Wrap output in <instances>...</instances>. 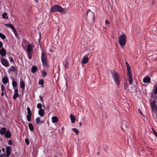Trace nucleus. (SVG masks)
<instances>
[{"label":"nucleus","instance_id":"obj_1","mask_svg":"<svg viewBox=\"0 0 157 157\" xmlns=\"http://www.w3.org/2000/svg\"><path fill=\"white\" fill-rule=\"evenodd\" d=\"M111 73L114 82H116L117 86H119L121 81V78L120 75L117 72L114 71H111Z\"/></svg>","mask_w":157,"mask_h":157},{"label":"nucleus","instance_id":"obj_2","mask_svg":"<svg viewBox=\"0 0 157 157\" xmlns=\"http://www.w3.org/2000/svg\"><path fill=\"white\" fill-rule=\"evenodd\" d=\"M64 11V9L61 6L58 5H55L52 6L51 10V12H59L62 13Z\"/></svg>","mask_w":157,"mask_h":157},{"label":"nucleus","instance_id":"obj_3","mask_svg":"<svg viewBox=\"0 0 157 157\" xmlns=\"http://www.w3.org/2000/svg\"><path fill=\"white\" fill-rule=\"evenodd\" d=\"M126 43V36L125 34H123L119 37V43L120 46H124L125 45Z\"/></svg>","mask_w":157,"mask_h":157},{"label":"nucleus","instance_id":"obj_4","mask_svg":"<svg viewBox=\"0 0 157 157\" xmlns=\"http://www.w3.org/2000/svg\"><path fill=\"white\" fill-rule=\"evenodd\" d=\"M47 57L45 54L42 52L41 53V61L42 62L43 66H46L47 67H49V66L48 64Z\"/></svg>","mask_w":157,"mask_h":157},{"label":"nucleus","instance_id":"obj_5","mask_svg":"<svg viewBox=\"0 0 157 157\" xmlns=\"http://www.w3.org/2000/svg\"><path fill=\"white\" fill-rule=\"evenodd\" d=\"M86 16L87 17L92 19L94 20L95 18L94 13V12H92L90 10H88Z\"/></svg>","mask_w":157,"mask_h":157},{"label":"nucleus","instance_id":"obj_6","mask_svg":"<svg viewBox=\"0 0 157 157\" xmlns=\"http://www.w3.org/2000/svg\"><path fill=\"white\" fill-rule=\"evenodd\" d=\"M1 63L2 65L6 67H8L9 66V63L8 61L5 58H2L1 59Z\"/></svg>","mask_w":157,"mask_h":157},{"label":"nucleus","instance_id":"obj_7","mask_svg":"<svg viewBox=\"0 0 157 157\" xmlns=\"http://www.w3.org/2000/svg\"><path fill=\"white\" fill-rule=\"evenodd\" d=\"M89 59L88 55L84 56L82 59V63L84 64L86 63L88 61Z\"/></svg>","mask_w":157,"mask_h":157},{"label":"nucleus","instance_id":"obj_8","mask_svg":"<svg viewBox=\"0 0 157 157\" xmlns=\"http://www.w3.org/2000/svg\"><path fill=\"white\" fill-rule=\"evenodd\" d=\"M6 156L7 157H9L10 155L11 151L10 146H7L6 147Z\"/></svg>","mask_w":157,"mask_h":157},{"label":"nucleus","instance_id":"obj_9","mask_svg":"<svg viewBox=\"0 0 157 157\" xmlns=\"http://www.w3.org/2000/svg\"><path fill=\"white\" fill-rule=\"evenodd\" d=\"M19 96L18 94V89H15L14 90V93L13 96V98L14 100H16L17 97Z\"/></svg>","mask_w":157,"mask_h":157},{"label":"nucleus","instance_id":"obj_10","mask_svg":"<svg viewBox=\"0 0 157 157\" xmlns=\"http://www.w3.org/2000/svg\"><path fill=\"white\" fill-rule=\"evenodd\" d=\"M143 82L144 83H150L151 82V78L148 76L144 77L143 79Z\"/></svg>","mask_w":157,"mask_h":157},{"label":"nucleus","instance_id":"obj_11","mask_svg":"<svg viewBox=\"0 0 157 157\" xmlns=\"http://www.w3.org/2000/svg\"><path fill=\"white\" fill-rule=\"evenodd\" d=\"M6 50L4 48H2L0 50V54L2 56H6Z\"/></svg>","mask_w":157,"mask_h":157},{"label":"nucleus","instance_id":"obj_12","mask_svg":"<svg viewBox=\"0 0 157 157\" xmlns=\"http://www.w3.org/2000/svg\"><path fill=\"white\" fill-rule=\"evenodd\" d=\"M126 122L125 121H123L122 122V124L121 126V128L122 129L124 130L126 129L127 128V125L126 124Z\"/></svg>","mask_w":157,"mask_h":157},{"label":"nucleus","instance_id":"obj_13","mask_svg":"<svg viewBox=\"0 0 157 157\" xmlns=\"http://www.w3.org/2000/svg\"><path fill=\"white\" fill-rule=\"evenodd\" d=\"M39 114L41 117H43L44 114V111L43 109H40L38 111Z\"/></svg>","mask_w":157,"mask_h":157},{"label":"nucleus","instance_id":"obj_14","mask_svg":"<svg viewBox=\"0 0 157 157\" xmlns=\"http://www.w3.org/2000/svg\"><path fill=\"white\" fill-rule=\"evenodd\" d=\"M27 51L28 52H31L33 51V48L32 45L29 44L27 47Z\"/></svg>","mask_w":157,"mask_h":157},{"label":"nucleus","instance_id":"obj_15","mask_svg":"<svg viewBox=\"0 0 157 157\" xmlns=\"http://www.w3.org/2000/svg\"><path fill=\"white\" fill-rule=\"evenodd\" d=\"M11 133L8 130L5 133V136L6 137L9 138H10L11 136Z\"/></svg>","mask_w":157,"mask_h":157},{"label":"nucleus","instance_id":"obj_16","mask_svg":"<svg viewBox=\"0 0 157 157\" xmlns=\"http://www.w3.org/2000/svg\"><path fill=\"white\" fill-rule=\"evenodd\" d=\"M128 82L129 84L131 85H132V83L133 82V79L132 78V74H130L128 75Z\"/></svg>","mask_w":157,"mask_h":157},{"label":"nucleus","instance_id":"obj_17","mask_svg":"<svg viewBox=\"0 0 157 157\" xmlns=\"http://www.w3.org/2000/svg\"><path fill=\"white\" fill-rule=\"evenodd\" d=\"M2 81L4 84L7 83L8 81V78L6 76H4V77L2 78Z\"/></svg>","mask_w":157,"mask_h":157},{"label":"nucleus","instance_id":"obj_18","mask_svg":"<svg viewBox=\"0 0 157 157\" xmlns=\"http://www.w3.org/2000/svg\"><path fill=\"white\" fill-rule=\"evenodd\" d=\"M58 120V118L56 116H53L52 117V121L53 123H57Z\"/></svg>","mask_w":157,"mask_h":157},{"label":"nucleus","instance_id":"obj_19","mask_svg":"<svg viewBox=\"0 0 157 157\" xmlns=\"http://www.w3.org/2000/svg\"><path fill=\"white\" fill-rule=\"evenodd\" d=\"M6 132V128H2L0 130V133L2 135H3Z\"/></svg>","mask_w":157,"mask_h":157},{"label":"nucleus","instance_id":"obj_20","mask_svg":"<svg viewBox=\"0 0 157 157\" xmlns=\"http://www.w3.org/2000/svg\"><path fill=\"white\" fill-rule=\"evenodd\" d=\"M70 118L71 121V122L72 123H74L75 122V117L73 115H70Z\"/></svg>","mask_w":157,"mask_h":157},{"label":"nucleus","instance_id":"obj_21","mask_svg":"<svg viewBox=\"0 0 157 157\" xmlns=\"http://www.w3.org/2000/svg\"><path fill=\"white\" fill-rule=\"evenodd\" d=\"M5 25L8 27H9L12 29L13 30V29H15L14 27L13 26V25L10 24H5Z\"/></svg>","mask_w":157,"mask_h":157},{"label":"nucleus","instance_id":"obj_22","mask_svg":"<svg viewBox=\"0 0 157 157\" xmlns=\"http://www.w3.org/2000/svg\"><path fill=\"white\" fill-rule=\"evenodd\" d=\"M37 69V67L36 66H33L31 68V71L33 73H35Z\"/></svg>","mask_w":157,"mask_h":157},{"label":"nucleus","instance_id":"obj_23","mask_svg":"<svg viewBox=\"0 0 157 157\" xmlns=\"http://www.w3.org/2000/svg\"><path fill=\"white\" fill-rule=\"evenodd\" d=\"M29 127L30 131H33L34 130V126L31 123H29Z\"/></svg>","mask_w":157,"mask_h":157},{"label":"nucleus","instance_id":"obj_24","mask_svg":"<svg viewBox=\"0 0 157 157\" xmlns=\"http://www.w3.org/2000/svg\"><path fill=\"white\" fill-rule=\"evenodd\" d=\"M127 75L132 74L131 68L130 66L127 67Z\"/></svg>","mask_w":157,"mask_h":157},{"label":"nucleus","instance_id":"obj_25","mask_svg":"<svg viewBox=\"0 0 157 157\" xmlns=\"http://www.w3.org/2000/svg\"><path fill=\"white\" fill-rule=\"evenodd\" d=\"M20 87L22 89H24L25 88V85L23 81H21L20 83Z\"/></svg>","mask_w":157,"mask_h":157},{"label":"nucleus","instance_id":"obj_26","mask_svg":"<svg viewBox=\"0 0 157 157\" xmlns=\"http://www.w3.org/2000/svg\"><path fill=\"white\" fill-rule=\"evenodd\" d=\"M151 106L152 109H154L155 106V101H151Z\"/></svg>","mask_w":157,"mask_h":157},{"label":"nucleus","instance_id":"obj_27","mask_svg":"<svg viewBox=\"0 0 157 157\" xmlns=\"http://www.w3.org/2000/svg\"><path fill=\"white\" fill-rule=\"evenodd\" d=\"M31 116H32V115H29V114H28L26 115V118L29 122L31 120Z\"/></svg>","mask_w":157,"mask_h":157},{"label":"nucleus","instance_id":"obj_28","mask_svg":"<svg viewBox=\"0 0 157 157\" xmlns=\"http://www.w3.org/2000/svg\"><path fill=\"white\" fill-rule=\"evenodd\" d=\"M13 31L15 37L17 38H18L19 36H18V33H17V32L16 31V30L15 29H14Z\"/></svg>","mask_w":157,"mask_h":157},{"label":"nucleus","instance_id":"obj_29","mask_svg":"<svg viewBox=\"0 0 157 157\" xmlns=\"http://www.w3.org/2000/svg\"><path fill=\"white\" fill-rule=\"evenodd\" d=\"M15 71V68L13 66H11L10 68L9 71L10 72H14Z\"/></svg>","mask_w":157,"mask_h":157},{"label":"nucleus","instance_id":"obj_30","mask_svg":"<svg viewBox=\"0 0 157 157\" xmlns=\"http://www.w3.org/2000/svg\"><path fill=\"white\" fill-rule=\"evenodd\" d=\"M7 14L6 13H4L2 14V16L3 18L4 19H8V17L7 16Z\"/></svg>","mask_w":157,"mask_h":157},{"label":"nucleus","instance_id":"obj_31","mask_svg":"<svg viewBox=\"0 0 157 157\" xmlns=\"http://www.w3.org/2000/svg\"><path fill=\"white\" fill-rule=\"evenodd\" d=\"M47 75V73L44 70H43L42 71V75L43 76L45 77Z\"/></svg>","mask_w":157,"mask_h":157},{"label":"nucleus","instance_id":"obj_32","mask_svg":"<svg viewBox=\"0 0 157 157\" xmlns=\"http://www.w3.org/2000/svg\"><path fill=\"white\" fill-rule=\"evenodd\" d=\"M27 109L28 114L32 115V113L30 108L29 107H28L27 108Z\"/></svg>","mask_w":157,"mask_h":157},{"label":"nucleus","instance_id":"obj_33","mask_svg":"<svg viewBox=\"0 0 157 157\" xmlns=\"http://www.w3.org/2000/svg\"><path fill=\"white\" fill-rule=\"evenodd\" d=\"M72 130L77 134H78L79 133V131L76 128H73Z\"/></svg>","mask_w":157,"mask_h":157},{"label":"nucleus","instance_id":"obj_34","mask_svg":"<svg viewBox=\"0 0 157 157\" xmlns=\"http://www.w3.org/2000/svg\"><path fill=\"white\" fill-rule=\"evenodd\" d=\"M0 37L3 39H5L6 38V36L3 33H0Z\"/></svg>","mask_w":157,"mask_h":157},{"label":"nucleus","instance_id":"obj_35","mask_svg":"<svg viewBox=\"0 0 157 157\" xmlns=\"http://www.w3.org/2000/svg\"><path fill=\"white\" fill-rule=\"evenodd\" d=\"M38 84L39 85H42L44 84V81L43 79H41L39 80Z\"/></svg>","mask_w":157,"mask_h":157},{"label":"nucleus","instance_id":"obj_36","mask_svg":"<svg viewBox=\"0 0 157 157\" xmlns=\"http://www.w3.org/2000/svg\"><path fill=\"white\" fill-rule=\"evenodd\" d=\"M12 84L13 87H15L17 86V82L16 81L13 80Z\"/></svg>","mask_w":157,"mask_h":157},{"label":"nucleus","instance_id":"obj_37","mask_svg":"<svg viewBox=\"0 0 157 157\" xmlns=\"http://www.w3.org/2000/svg\"><path fill=\"white\" fill-rule=\"evenodd\" d=\"M35 121L36 124H39L40 121V117H37Z\"/></svg>","mask_w":157,"mask_h":157},{"label":"nucleus","instance_id":"obj_38","mask_svg":"<svg viewBox=\"0 0 157 157\" xmlns=\"http://www.w3.org/2000/svg\"><path fill=\"white\" fill-rule=\"evenodd\" d=\"M42 105L41 103H38L37 105V107L38 109H42Z\"/></svg>","mask_w":157,"mask_h":157},{"label":"nucleus","instance_id":"obj_39","mask_svg":"<svg viewBox=\"0 0 157 157\" xmlns=\"http://www.w3.org/2000/svg\"><path fill=\"white\" fill-rule=\"evenodd\" d=\"M27 55L29 59H30L32 58V55L31 52H28Z\"/></svg>","mask_w":157,"mask_h":157},{"label":"nucleus","instance_id":"obj_40","mask_svg":"<svg viewBox=\"0 0 157 157\" xmlns=\"http://www.w3.org/2000/svg\"><path fill=\"white\" fill-rule=\"evenodd\" d=\"M154 92L155 94H157V84L154 90Z\"/></svg>","mask_w":157,"mask_h":157},{"label":"nucleus","instance_id":"obj_41","mask_svg":"<svg viewBox=\"0 0 157 157\" xmlns=\"http://www.w3.org/2000/svg\"><path fill=\"white\" fill-rule=\"evenodd\" d=\"M25 141L27 145H28L29 144V141L27 139H25Z\"/></svg>","mask_w":157,"mask_h":157},{"label":"nucleus","instance_id":"obj_42","mask_svg":"<svg viewBox=\"0 0 157 157\" xmlns=\"http://www.w3.org/2000/svg\"><path fill=\"white\" fill-rule=\"evenodd\" d=\"M1 90H2V91H4V90H5V87H4V85L3 84H2L1 85Z\"/></svg>","mask_w":157,"mask_h":157},{"label":"nucleus","instance_id":"obj_43","mask_svg":"<svg viewBox=\"0 0 157 157\" xmlns=\"http://www.w3.org/2000/svg\"><path fill=\"white\" fill-rule=\"evenodd\" d=\"M39 98L40 100L42 102H44V100L43 99V98L42 96L41 95H40L39 96Z\"/></svg>","mask_w":157,"mask_h":157},{"label":"nucleus","instance_id":"obj_44","mask_svg":"<svg viewBox=\"0 0 157 157\" xmlns=\"http://www.w3.org/2000/svg\"><path fill=\"white\" fill-rule=\"evenodd\" d=\"M8 144L10 145H12L13 144V141L11 140H9L8 141Z\"/></svg>","mask_w":157,"mask_h":157},{"label":"nucleus","instance_id":"obj_45","mask_svg":"<svg viewBox=\"0 0 157 157\" xmlns=\"http://www.w3.org/2000/svg\"><path fill=\"white\" fill-rule=\"evenodd\" d=\"M10 62L11 63L13 62L14 61V60L13 57H10Z\"/></svg>","mask_w":157,"mask_h":157},{"label":"nucleus","instance_id":"obj_46","mask_svg":"<svg viewBox=\"0 0 157 157\" xmlns=\"http://www.w3.org/2000/svg\"><path fill=\"white\" fill-rule=\"evenodd\" d=\"M0 157H6V154L5 153H4V154H1L0 155Z\"/></svg>","mask_w":157,"mask_h":157},{"label":"nucleus","instance_id":"obj_47","mask_svg":"<svg viewBox=\"0 0 157 157\" xmlns=\"http://www.w3.org/2000/svg\"><path fill=\"white\" fill-rule=\"evenodd\" d=\"M3 44L2 42L0 41V48L2 46Z\"/></svg>","mask_w":157,"mask_h":157},{"label":"nucleus","instance_id":"obj_48","mask_svg":"<svg viewBox=\"0 0 157 157\" xmlns=\"http://www.w3.org/2000/svg\"><path fill=\"white\" fill-rule=\"evenodd\" d=\"M4 91H2V93L1 94V95L2 96H4Z\"/></svg>","mask_w":157,"mask_h":157},{"label":"nucleus","instance_id":"obj_49","mask_svg":"<svg viewBox=\"0 0 157 157\" xmlns=\"http://www.w3.org/2000/svg\"><path fill=\"white\" fill-rule=\"evenodd\" d=\"M125 63H126V65L127 67L130 66L129 63L127 62H125Z\"/></svg>","mask_w":157,"mask_h":157},{"label":"nucleus","instance_id":"obj_50","mask_svg":"<svg viewBox=\"0 0 157 157\" xmlns=\"http://www.w3.org/2000/svg\"><path fill=\"white\" fill-rule=\"evenodd\" d=\"M154 135L157 137V133L156 132H155L154 133Z\"/></svg>","mask_w":157,"mask_h":157},{"label":"nucleus","instance_id":"obj_51","mask_svg":"<svg viewBox=\"0 0 157 157\" xmlns=\"http://www.w3.org/2000/svg\"><path fill=\"white\" fill-rule=\"evenodd\" d=\"M78 124H79V126H81L82 125V123L81 122H79Z\"/></svg>","mask_w":157,"mask_h":157},{"label":"nucleus","instance_id":"obj_52","mask_svg":"<svg viewBox=\"0 0 157 157\" xmlns=\"http://www.w3.org/2000/svg\"><path fill=\"white\" fill-rule=\"evenodd\" d=\"M105 23L106 24H108V21L107 20H106L105 21Z\"/></svg>","mask_w":157,"mask_h":157},{"label":"nucleus","instance_id":"obj_53","mask_svg":"<svg viewBox=\"0 0 157 157\" xmlns=\"http://www.w3.org/2000/svg\"><path fill=\"white\" fill-rule=\"evenodd\" d=\"M49 108H50V106H49V105H48L47 106V109L49 110Z\"/></svg>","mask_w":157,"mask_h":157},{"label":"nucleus","instance_id":"obj_54","mask_svg":"<svg viewBox=\"0 0 157 157\" xmlns=\"http://www.w3.org/2000/svg\"><path fill=\"white\" fill-rule=\"evenodd\" d=\"M35 2H39L38 0H34Z\"/></svg>","mask_w":157,"mask_h":157},{"label":"nucleus","instance_id":"obj_55","mask_svg":"<svg viewBox=\"0 0 157 157\" xmlns=\"http://www.w3.org/2000/svg\"><path fill=\"white\" fill-rule=\"evenodd\" d=\"M2 151H3V152H5V148H2Z\"/></svg>","mask_w":157,"mask_h":157},{"label":"nucleus","instance_id":"obj_56","mask_svg":"<svg viewBox=\"0 0 157 157\" xmlns=\"http://www.w3.org/2000/svg\"><path fill=\"white\" fill-rule=\"evenodd\" d=\"M152 130L154 132V133H155V132H156L153 128H152Z\"/></svg>","mask_w":157,"mask_h":157},{"label":"nucleus","instance_id":"obj_57","mask_svg":"<svg viewBox=\"0 0 157 157\" xmlns=\"http://www.w3.org/2000/svg\"><path fill=\"white\" fill-rule=\"evenodd\" d=\"M43 122H44V121L43 120H42L41 121H40V123L41 124H42V123H43Z\"/></svg>","mask_w":157,"mask_h":157},{"label":"nucleus","instance_id":"obj_58","mask_svg":"<svg viewBox=\"0 0 157 157\" xmlns=\"http://www.w3.org/2000/svg\"><path fill=\"white\" fill-rule=\"evenodd\" d=\"M139 113H140L141 114H142V112L141 111H139Z\"/></svg>","mask_w":157,"mask_h":157},{"label":"nucleus","instance_id":"obj_59","mask_svg":"<svg viewBox=\"0 0 157 157\" xmlns=\"http://www.w3.org/2000/svg\"><path fill=\"white\" fill-rule=\"evenodd\" d=\"M43 107L44 108V104H43Z\"/></svg>","mask_w":157,"mask_h":157},{"label":"nucleus","instance_id":"obj_60","mask_svg":"<svg viewBox=\"0 0 157 157\" xmlns=\"http://www.w3.org/2000/svg\"><path fill=\"white\" fill-rule=\"evenodd\" d=\"M63 128H64L63 127L62 128V130H63Z\"/></svg>","mask_w":157,"mask_h":157},{"label":"nucleus","instance_id":"obj_61","mask_svg":"<svg viewBox=\"0 0 157 157\" xmlns=\"http://www.w3.org/2000/svg\"><path fill=\"white\" fill-rule=\"evenodd\" d=\"M67 64L66 65V67H67Z\"/></svg>","mask_w":157,"mask_h":157},{"label":"nucleus","instance_id":"obj_62","mask_svg":"<svg viewBox=\"0 0 157 157\" xmlns=\"http://www.w3.org/2000/svg\"><path fill=\"white\" fill-rule=\"evenodd\" d=\"M67 64L66 65V67H67Z\"/></svg>","mask_w":157,"mask_h":157},{"label":"nucleus","instance_id":"obj_63","mask_svg":"<svg viewBox=\"0 0 157 157\" xmlns=\"http://www.w3.org/2000/svg\"><path fill=\"white\" fill-rule=\"evenodd\" d=\"M108 24H109V21Z\"/></svg>","mask_w":157,"mask_h":157},{"label":"nucleus","instance_id":"obj_64","mask_svg":"<svg viewBox=\"0 0 157 157\" xmlns=\"http://www.w3.org/2000/svg\"><path fill=\"white\" fill-rule=\"evenodd\" d=\"M124 86H125V83L124 84Z\"/></svg>","mask_w":157,"mask_h":157}]
</instances>
